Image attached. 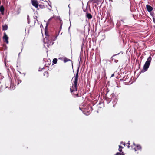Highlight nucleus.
<instances>
[{"label": "nucleus", "instance_id": "nucleus-1", "mask_svg": "<svg viewBox=\"0 0 155 155\" xmlns=\"http://www.w3.org/2000/svg\"><path fill=\"white\" fill-rule=\"evenodd\" d=\"M78 78H74V82L72 84L71 87L70 88L71 92L73 94L74 97H79L81 96V93H74L76 91H77L78 84Z\"/></svg>", "mask_w": 155, "mask_h": 155}, {"label": "nucleus", "instance_id": "nucleus-2", "mask_svg": "<svg viewBox=\"0 0 155 155\" xmlns=\"http://www.w3.org/2000/svg\"><path fill=\"white\" fill-rule=\"evenodd\" d=\"M45 34L46 35L45 38L47 42L50 45H52L54 43L53 42L55 40V35L51 34H49L46 31H45Z\"/></svg>", "mask_w": 155, "mask_h": 155}, {"label": "nucleus", "instance_id": "nucleus-3", "mask_svg": "<svg viewBox=\"0 0 155 155\" xmlns=\"http://www.w3.org/2000/svg\"><path fill=\"white\" fill-rule=\"evenodd\" d=\"M151 60L152 58L150 56L147 58L143 66V70H142L141 72H144L147 71L150 65Z\"/></svg>", "mask_w": 155, "mask_h": 155}, {"label": "nucleus", "instance_id": "nucleus-4", "mask_svg": "<svg viewBox=\"0 0 155 155\" xmlns=\"http://www.w3.org/2000/svg\"><path fill=\"white\" fill-rule=\"evenodd\" d=\"M111 95L112 96L111 100H112L113 103L114 104L113 107H115V105L116 104V103L118 101V99L117 97L116 96H115V95L114 94H112Z\"/></svg>", "mask_w": 155, "mask_h": 155}, {"label": "nucleus", "instance_id": "nucleus-5", "mask_svg": "<svg viewBox=\"0 0 155 155\" xmlns=\"http://www.w3.org/2000/svg\"><path fill=\"white\" fill-rule=\"evenodd\" d=\"M3 39L4 42H5L7 44L8 43V37L7 36L5 32L4 34V36L3 37Z\"/></svg>", "mask_w": 155, "mask_h": 155}, {"label": "nucleus", "instance_id": "nucleus-6", "mask_svg": "<svg viewBox=\"0 0 155 155\" xmlns=\"http://www.w3.org/2000/svg\"><path fill=\"white\" fill-rule=\"evenodd\" d=\"M134 146H135V147L133 148L135 150V151H137L138 150H140L141 149V147L140 145H136L134 143H133Z\"/></svg>", "mask_w": 155, "mask_h": 155}, {"label": "nucleus", "instance_id": "nucleus-7", "mask_svg": "<svg viewBox=\"0 0 155 155\" xmlns=\"http://www.w3.org/2000/svg\"><path fill=\"white\" fill-rule=\"evenodd\" d=\"M32 5L36 8H38V1L35 0H33L31 1Z\"/></svg>", "mask_w": 155, "mask_h": 155}, {"label": "nucleus", "instance_id": "nucleus-8", "mask_svg": "<svg viewBox=\"0 0 155 155\" xmlns=\"http://www.w3.org/2000/svg\"><path fill=\"white\" fill-rule=\"evenodd\" d=\"M146 8L147 10L149 12H150L153 10V8L150 6L149 5H146Z\"/></svg>", "mask_w": 155, "mask_h": 155}, {"label": "nucleus", "instance_id": "nucleus-9", "mask_svg": "<svg viewBox=\"0 0 155 155\" xmlns=\"http://www.w3.org/2000/svg\"><path fill=\"white\" fill-rule=\"evenodd\" d=\"M86 16L89 19H91L92 18V15L90 13H89L88 12H86Z\"/></svg>", "mask_w": 155, "mask_h": 155}, {"label": "nucleus", "instance_id": "nucleus-10", "mask_svg": "<svg viewBox=\"0 0 155 155\" xmlns=\"http://www.w3.org/2000/svg\"><path fill=\"white\" fill-rule=\"evenodd\" d=\"M5 9L3 6L2 5L0 7V11L2 15L4 14Z\"/></svg>", "mask_w": 155, "mask_h": 155}, {"label": "nucleus", "instance_id": "nucleus-11", "mask_svg": "<svg viewBox=\"0 0 155 155\" xmlns=\"http://www.w3.org/2000/svg\"><path fill=\"white\" fill-rule=\"evenodd\" d=\"M69 61H71L70 59L67 58L66 57H64L63 61L64 63H66Z\"/></svg>", "mask_w": 155, "mask_h": 155}, {"label": "nucleus", "instance_id": "nucleus-12", "mask_svg": "<svg viewBox=\"0 0 155 155\" xmlns=\"http://www.w3.org/2000/svg\"><path fill=\"white\" fill-rule=\"evenodd\" d=\"M8 25L5 24L4 25H2V30L4 31L8 29Z\"/></svg>", "mask_w": 155, "mask_h": 155}, {"label": "nucleus", "instance_id": "nucleus-13", "mask_svg": "<svg viewBox=\"0 0 155 155\" xmlns=\"http://www.w3.org/2000/svg\"><path fill=\"white\" fill-rule=\"evenodd\" d=\"M116 55L117 54L114 55L112 57V60H114L116 63H117L118 61V60L117 59H116L114 58L115 56H116Z\"/></svg>", "mask_w": 155, "mask_h": 155}, {"label": "nucleus", "instance_id": "nucleus-14", "mask_svg": "<svg viewBox=\"0 0 155 155\" xmlns=\"http://www.w3.org/2000/svg\"><path fill=\"white\" fill-rule=\"evenodd\" d=\"M44 8H45V6L44 5H38V8H37V9L38 10V9H40L41 8L42 9Z\"/></svg>", "mask_w": 155, "mask_h": 155}, {"label": "nucleus", "instance_id": "nucleus-15", "mask_svg": "<svg viewBox=\"0 0 155 155\" xmlns=\"http://www.w3.org/2000/svg\"><path fill=\"white\" fill-rule=\"evenodd\" d=\"M79 71V67H78V68L77 70V73H76L75 76H74V78H78V74Z\"/></svg>", "mask_w": 155, "mask_h": 155}, {"label": "nucleus", "instance_id": "nucleus-16", "mask_svg": "<svg viewBox=\"0 0 155 155\" xmlns=\"http://www.w3.org/2000/svg\"><path fill=\"white\" fill-rule=\"evenodd\" d=\"M57 62V59L56 58H55L53 59V63L54 64H56Z\"/></svg>", "mask_w": 155, "mask_h": 155}, {"label": "nucleus", "instance_id": "nucleus-17", "mask_svg": "<svg viewBox=\"0 0 155 155\" xmlns=\"http://www.w3.org/2000/svg\"><path fill=\"white\" fill-rule=\"evenodd\" d=\"M123 148V147H122L121 146H119V150L120 152H122V148Z\"/></svg>", "mask_w": 155, "mask_h": 155}, {"label": "nucleus", "instance_id": "nucleus-18", "mask_svg": "<svg viewBox=\"0 0 155 155\" xmlns=\"http://www.w3.org/2000/svg\"><path fill=\"white\" fill-rule=\"evenodd\" d=\"M59 20H60V24H61L60 28L61 29L62 26V24H63V23H62V20L60 18H59Z\"/></svg>", "mask_w": 155, "mask_h": 155}, {"label": "nucleus", "instance_id": "nucleus-19", "mask_svg": "<svg viewBox=\"0 0 155 155\" xmlns=\"http://www.w3.org/2000/svg\"><path fill=\"white\" fill-rule=\"evenodd\" d=\"M121 24L120 21H118L117 24V28H119L120 25Z\"/></svg>", "mask_w": 155, "mask_h": 155}, {"label": "nucleus", "instance_id": "nucleus-20", "mask_svg": "<svg viewBox=\"0 0 155 155\" xmlns=\"http://www.w3.org/2000/svg\"><path fill=\"white\" fill-rule=\"evenodd\" d=\"M130 143H129V141H128V142L127 144V146L128 148H129L130 146Z\"/></svg>", "mask_w": 155, "mask_h": 155}, {"label": "nucleus", "instance_id": "nucleus-21", "mask_svg": "<svg viewBox=\"0 0 155 155\" xmlns=\"http://www.w3.org/2000/svg\"><path fill=\"white\" fill-rule=\"evenodd\" d=\"M115 155H125L124 154L120 153L119 152H117Z\"/></svg>", "mask_w": 155, "mask_h": 155}, {"label": "nucleus", "instance_id": "nucleus-22", "mask_svg": "<svg viewBox=\"0 0 155 155\" xmlns=\"http://www.w3.org/2000/svg\"><path fill=\"white\" fill-rule=\"evenodd\" d=\"M48 74V72H47V71L44 72L43 73L44 75H47Z\"/></svg>", "mask_w": 155, "mask_h": 155}, {"label": "nucleus", "instance_id": "nucleus-23", "mask_svg": "<svg viewBox=\"0 0 155 155\" xmlns=\"http://www.w3.org/2000/svg\"><path fill=\"white\" fill-rule=\"evenodd\" d=\"M121 144H122L124 146L125 145V143H124V142H121Z\"/></svg>", "mask_w": 155, "mask_h": 155}, {"label": "nucleus", "instance_id": "nucleus-24", "mask_svg": "<svg viewBox=\"0 0 155 155\" xmlns=\"http://www.w3.org/2000/svg\"><path fill=\"white\" fill-rule=\"evenodd\" d=\"M63 58H58V59L62 60H63Z\"/></svg>", "mask_w": 155, "mask_h": 155}, {"label": "nucleus", "instance_id": "nucleus-25", "mask_svg": "<svg viewBox=\"0 0 155 155\" xmlns=\"http://www.w3.org/2000/svg\"><path fill=\"white\" fill-rule=\"evenodd\" d=\"M153 22L155 23V18H153Z\"/></svg>", "mask_w": 155, "mask_h": 155}, {"label": "nucleus", "instance_id": "nucleus-26", "mask_svg": "<svg viewBox=\"0 0 155 155\" xmlns=\"http://www.w3.org/2000/svg\"><path fill=\"white\" fill-rule=\"evenodd\" d=\"M114 76V73L111 75V77H113Z\"/></svg>", "mask_w": 155, "mask_h": 155}, {"label": "nucleus", "instance_id": "nucleus-27", "mask_svg": "<svg viewBox=\"0 0 155 155\" xmlns=\"http://www.w3.org/2000/svg\"><path fill=\"white\" fill-rule=\"evenodd\" d=\"M52 18H50V20H51V19Z\"/></svg>", "mask_w": 155, "mask_h": 155}, {"label": "nucleus", "instance_id": "nucleus-28", "mask_svg": "<svg viewBox=\"0 0 155 155\" xmlns=\"http://www.w3.org/2000/svg\"><path fill=\"white\" fill-rule=\"evenodd\" d=\"M1 4V1H0V5Z\"/></svg>", "mask_w": 155, "mask_h": 155}, {"label": "nucleus", "instance_id": "nucleus-29", "mask_svg": "<svg viewBox=\"0 0 155 155\" xmlns=\"http://www.w3.org/2000/svg\"><path fill=\"white\" fill-rule=\"evenodd\" d=\"M125 77H124V78H124H124H125Z\"/></svg>", "mask_w": 155, "mask_h": 155}]
</instances>
